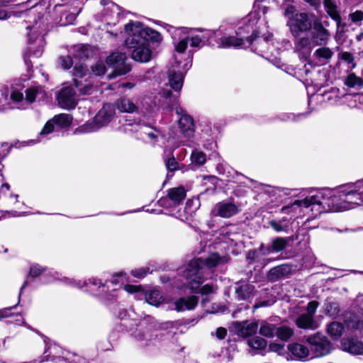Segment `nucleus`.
<instances>
[{
	"label": "nucleus",
	"mask_w": 363,
	"mask_h": 363,
	"mask_svg": "<svg viewBox=\"0 0 363 363\" xmlns=\"http://www.w3.org/2000/svg\"><path fill=\"white\" fill-rule=\"evenodd\" d=\"M125 274L123 273H118L113 278V279L110 281L113 285H116V284H120L121 282V280L120 279H122L123 277L124 276Z\"/></svg>",
	"instance_id": "0e129e2a"
},
{
	"label": "nucleus",
	"mask_w": 363,
	"mask_h": 363,
	"mask_svg": "<svg viewBox=\"0 0 363 363\" xmlns=\"http://www.w3.org/2000/svg\"><path fill=\"white\" fill-rule=\"evenodd\" d=\"M59 105L65 109H72L77 104L75 92L70 86L61 89L57 95Z\"/></svg>",
	"instance_id": "9d476101"
},
{
	"label": "nucleus",
	"mask_w": 363,
	"mask_h": 363,
	"mask_svg": "<svg viewBox=\"0 0 363 363\" xmlns=\"http://www.w3.org/2000/svg\"><path fill=\"white\" fill-rule=\"evenodd\" d=\"M187 32L186 28H181L176 29L173 33L175 50L178 52H184L187 48L189 41V37L186 35Z\"/></svg>",
	"instance_id": "4468645a"
},
{
	"label": "nucleus",
	"mask_w": 363,
	"mask_h": 363,
	"mask_svg": "<svg viewBox=\"0 0 363 363\" xmlns=\"http://www.w3.org/2000/svg\"><path fill=\"white\" fill-rule=\"evenodd\" d=\"M333 52L327 47L322 45L318 48L313 53L314 57L321 64H326L333 57Z\"/></svg>",
	"instance_id": "b1692460"
},
{
	"label": "nucleus",
	"mask_w": 363,
	"mask_h": 363,
	"mask_svg": "<svg viewBox=\"0 0 363 363\" xmlns=\"http://www.w3.org/2000/svg\"><path fill=\"white\" fill-rule=\"evenodd\" d=\"M71 283L74 286H77L79 289H82L84 286H89L91 285L93 286H96L98 288H102L103 289L106 287H107V288L109 287L108 286H107V282L104 284L101 282V281L100 279H98L96 278L89 279L88 281H84L83 284H81L80 281H71Z\"/></svg>",
	"instance_id": "c756f323"
},
{
	"label": "nucleus",
	"mask_w": 363,
	"mask_h": 363,
	"mask_svg": "<svg viewBox=\"0 0 363 363\" xmlns=\"http://www.w3.org/2000/svg\"><path fill=\"white\" fill-rule=\"evenodd\" d=\"M216 334L218 339L223 340L226 336L227 330L224 328H218Z\"/></svg>",
	"instance_id": "052dcab7"
},
{
	"label": "nucleus",
	"mask_w": 363,
	"mask_h": 363,
	"mask_svg": "<svg viewBox=\"0 0 363 363\" xmlns=\"http://www.w3.org/2000/svg\"><path fill=\"white\" fill-rule=\"evenodd\" d=\"M339 188L330 193V196L326 199L325 194L318 191L314 194L310 195L301 200H296L291 204L282 207L281 212L284 213H307L312 212V216L315 218L325 210V206L327 205L328 209L333 211H341L342 210H333L332 208V202L334 195H338Z\"/></svg>",
	"instance_id": "f03ea898"
},
{
	"label": "nucleus",
	"mask_w": 363,
	"mask_h": 363,
	"mask_svg": "<svg viewBox=\"0 0 363 363\" xmlns=\"http://www.w3.org/2000/svg\"><path fill=\"white\" fill-rule=\"evenodd\" d=\"M114 110L111 105L106 104L94 118L91 122L87 123L79 128V131L82 133L95 132L102 127L108 124L113 119Z\"/></svg>",
	"instance_id": "423d86ee"
},
{
	"label": "nucleus",
	"mask_w": 363,
	"mask_h": 363,
	"mask_svg": "<svg viewBox=\"0 0 363 363\" xmlns=\"http://www.w3.org/2000/svg\"><path fill=\"white\" fill-rule=\"evenodd\" d=\"M269 224L276 232H286L289 229L288 223H282V221L272 220Z\"/></svg>",
	"instance_id": "ea45409f"
},
{
	"label": "nucleus",
	"mask_w": 363,
	"mask_h": 363,
	"mask_svg": "<svg viewBox=\"0 0 363 363\" xmlns=\"http://www.w3.org/2000/svg\"><path fill=\"white\" fill-rule=\"evenodd\" d=\"M10 186L9 184H1L0 194L6 196L9 191Z\"/></svg>",
	"instance_id": "338daca9"
},
{
	"label": "nucleus",
	"mask_w": 363,
	"mask_h": 363,
	"mask_svg": "<svg viewBox=\"0 0 363 363\" xmlns=\"http://www.w3.org/2000/svg\"><path fill=\"white\" fill-rule=\"evenodd\" d=\"M149 272V269L147 267H142L131 271V274L136 278L142 279L145 277Z\"/></svg>",
	"instance_id": "3c124183"
},
{
	"label": "nucleus",
	"mask_w": 363,
	"mask_h": 363,
	"mask_svg": "<svg viewBox=\"0 0 363 363\" xmlns=\"http://www.w3.org/2000/svg\"><path fill=\"white\" fill-rule=\"evenodd\" d=\"M288 238H277L272 242L271 249L272 252H279L284 250L288 244Z\"/></svg>",
	"instance_id": "f704fd0d"
},
{
	"label": "nucleus",
	"mask_w": 363,
	"mask_h": 363,
	"mask_svg": "<svg viewBox=\"0 0 363 363\" xmlns=\"http://www.w3.org/2000/svg\"><path fill=\"white\" fill-rule=\"evenodd\" d=\"M44 270L45 269L40 267V265L35 264L30 267V276L35 277L39 276Z\"/></svg>",
	"instance_id": "603ef678"
},
{
	"label": "nucleus",
	"mask_w": 363,
	"mask_h": 363,
	"mask_svg": "<svg viewBox=\"0 0 363 363\" xmlns=\"http://www.w3.org/2000/svg\"><path fill=\"white\" fill-rule=\"evenodd\" d=\"M185 197L186 191L184 187L179 186L177 188H172L168 191L167 198L161 199L160 203L161 205H164L167 201V199H169L172 202V204H169V206H175L179 205L184 199Z\"/></svg>",
	"instance_id": "2eb2a0df"
},
{
	"label": "nucleus",
	"mask_w": 363,
	"mask_h": 363,
	"mask_svg": "<svg viewBox=\"0 0 363 363\" xmlns=\"http://www.w3.org/2000/svg\"><path fill=\"white\" fill-rule=\"evenodd\" d=\"M189 40L191 42L190 45L192 48H198L200 47V45L202 42V38L199 37V35H195L191 37Z\"/></svg>",
	"instance_id": "4d7b16f0"
},
{
	"label": "nucleus",
	"mask_w": 363,
	"mask_h": 363,
	"mask_svg": "<svg viewBox=\"0 0 363 363\" xmlns=\"http://www.w3.org/2000/svg\"><path fill=\"white\" fill-rule=\"evenodd\" d=\"M199 292L203 295L208 294L213 292V288L210 284H206L200 289Z\"/></svg>",
	"instance_id": "bf43d9fd"
},
{
	"label": "nucleus",
	"mask_w": 363,
	"mask_h": 363,
	"mask_svg": "<svg viewBox=\"0 0 363 363\" xmlns=\"http://www.w3.org/2000/svg\"><path fill=\"white\" fill-rule=\"evenodd\" d=\"M340 59L345 61L348 67L351 69L355 68L356 63L354 62V59L353 55L348 52H343L340 53Z\"/></svg>",
	"instance_id": "79ce46f5"
},
{
	"label": "nucleus",
	"mask_w": 363,
	"mask_h": 363,
	"mask_svg": "<svg viewBox=\"0 0 363 363\" xmlns=\"http://www.w3.org/2000/svg\"><path fill=\"white\" fill-rule=\"evenodd\" d=\"M146 301L152 306H157L163 301L161 293L158 290H151L145 294Z\"/></svg>",
	"instance_id": "c85d7f7f"
},
{
	"label": "nucleus",
	"mask_w": 363,
	"mask_h": 363,
	"mask_svg": "<svg viewBox=\"0 0 363 363\" xmlns=\"http://www.w3.org/2000/svg\"><path fill=\"white\" fill-rule=\"evenodd\" d=\"M318 303L316 301H311L307 306V313L306 314L313 317L318 308Z\"/></svg>",
	"instance_id": "864d4df0"
},
{
	"label": "nucleus",
	"mask_w": 363,
	"mask_h": 363,
	"mask_svg": "<svg viewBox=\"0 0 363 363\" xmlns=\"http://www.w3.org/2000/svg\"><path fill=\"white\" fill-rule=\"evenodd\" d=\"M324 7L328 14L338 23L340 22V16L337 11V6L333 0H324Z\"/></svg>",
	"instance_id": "2f4dec72"
},
{
	"label": "nucleus",
	"mask_w": 363,
	"mask_h": 363,
	"mask_svg": "<svg viewBox=\"0 0 363 363\" xmlns=\"http://www.w3.org/2000/svg\"><path fill=\"white\" fill-rule=\"evenodd\" d=\"M27 29L30 30V32L28 34V35L29 43L31 44V43H34L39 36V33H38V27L37 26V23H36L35 26H28Z\"/></svg>",
	"instance_id": "a18cd8bd"
},
{
	"label": "nucleus",
	"mask_w": 363,
	"mask_h": 363,
	"mask_svg": "<svg viewBox=\"0 0 363 363\" xmlns=\"http://www.w3.org/2000/svg\"><path fill=\"white\" fill-rule=\"evenodd\" d=\"M344 84L350 88L362 87L363 79L354 73H350L344 79Z\"/></svg>",
	"instance_id": "473e14b6"
},
{
	"label": "nucleus",
	"mask_w": 363,
	"mask_h": 363,
	"mask_svg": "<svg viewBox=\"0 0 363 363\" xmlns=\"http://www.w3.org/2000/svg\"><path fill=\"white\" fill-rule=\"evenodd\" d=\"M92 72L95 75H103L106 72V66L102 62H98L92 67Z\"/></svg>",
	"instance_id": "8fccbe9b"
},
{
	"label": "nucleus",
	"mask_w": 363,
	"mask_h": 363,
	"mask_svg": "<svg viewBox=\"0 0 363 363\" xmlns=\"http://www.w3.org/2000/svg\"><path fill=\"white\" fill-rule=\"evenodd\" d=\"M291 35L298 38L303 33L310 30L312 28L311 20L306 13H296L287 21Z\"/></svg>",
	"instance_id": "0eeeda50"
},
{
	"label": "nucleus",
	"mask_w": 363,
	"mask_h": 363,
	"mask_svg": "<svg viewBox=\"0 0 363 363\" xmlns=\"http://www.w3.org/2000/svg\"><path fill=\"white\" fill-rule=\"evenodd\" d=\"M239 211V208L235 203L230 201H221L215 206L213 212L216 216L228 218L237 214Z\"/></svg>",
	"instance_id": "ddd939ff"
},
{
	"label": "nucleus",
	"mask_w": 363,
	"mask_h": 363,
	"mask_svg": "<svg viewBox=\"0 0 363 363\" xmlns=\"http://www.w3.org/2000/svg\"><path fill=\"white\" fill-rule=\"evenodd\" d=\"M115 106L121 112L134 113L138 109V106L129 99L120 98L116 103Z\"/></svg>",
	"instance_id": "5701e85b"
},
{
	"label": "nucleus",
	"mask_w": 363,
	"mask_h": 363,
	"mask_svg": "<svg viewBox=\"0 0 363 363\" xmlns=\"http://www.w3.org/2000/svg\"><path fill=\"white\" fill-rule=\"evenodd\" d=\"M327 332L334 339L339 338L344 332V326L338 322H332L327 328Z\"/></svg>",
	"instance_id": "7c9ffc66"
},
{
	"label": "nucleus",
	"mask_w": 363,
	"mask_h": 363,
	"mask_svg": "<svg viewBox=\"0 0 363 363\" xmlns=\"http://www.w3.org/2000/svg\"><path fill=\"white\" fill-rule=\"evenodd\" d=\"M295 11L296 9L294 6H289L285 9L284 16H287L289 18L292 15L295 14Z\"/></svg>",
	"instance_id": "680f3d73"
},
{
	"label": "nucleus",
	"mask_w": 363,
	"mask_h": 363,
	"mask_svg": "<svg viewBox=\"0 0 363 363\" xmlns=\"http://www.w3.org/2000/svg\"><path fill=\"white\" fill-rule=\"evenodd\" d=\"M42 89L38 87H31L26 91V99L24 100L23 92L13 89L10 94V99L14 103L26 102L33 103L38 96L42 94Z\"/></svg>",
	"instance_id": "9b49d317"
},
{
	"label": "nucleus",
	"mask_w": 363,
	"mask_h": 363,
	"mask_svg": "<svg viewBox=\"0 0 363 363\" xmlns=\"http://www.w3.org/2000/svg\"><path fill=\"white\" fill-rule=\"evenodd\" d=\"M191 159L193 163L201 165L206 162V155L201 152L194 151L191 153Z\"/></svg>",
	"instance_id": "37998d69"
},
{
	"label": "nucleus",
	"mask_w": 363,
	"mask_h": 363,
	"mask_svg": "<svg viewBox=\"0 0 363 363\" xmlns=\"http://www.w3.org/2000/svg\"><path fill=\"white\" fill-rule=\"evenodd\" d=\"M351 20L353 22H358L363 20V12L361 11H356L350 14Z\"/></svg>",
	"instance_id": "13d9d810"
},
{
	"label": "nucleus",
	"mask_w": 363,
	"mask_h": 363,
	"mask_svg": "<svg viewBox=\"0 0 363 363\" xmlns=\"http://www.w3.org/2000/svg\"><path fill=\"white\" fill-rule=\"evenodd\" d=\"M184 83V75L180 72L169 70V84L175 91H179Z\"/></svg>",
	"instance_id": "4be33fe9"
},
{
	"label": "nucleus",
	"mask_w": 363,
	"mask_h": 363,
	"mask_svg": "<svg viewBox=\"0 0 363 363\" xmlns=\"http://www.w3.org/2000/svg\"><path fill=\"white\" fill-rule=\"evenodd\" d=\"M74 55L77 57L83 58L88 57V49L87 46L84 45H78L74 47Z\"/></svg>",
	"instance_id": "c03bdc74"
},
{
	"label": "nucleus",
	"mask_w": 363,
	"mask_h": 363,
	"mask_svg": "<svg viewBox=\"0 0 363 363\" xmlns=\"http://www.w3.org/2000/svg\"><path fill=\"white\" fill-rule=\"evenodd\" d=\"M0 95V110H4L7 108V105L9 104V89L7 87H4L1 89Z\"/></svg>",
	"instance_id": "a19ab883"
},
{
	"label": "nucleus",
	"mask_w": 363,
	"mask_h": 363,
	"mask_svg": "<svg viewBox=\"0 0 363 363\" xmlns=\"http://www.w3.org/2000/svg\"><path fill=\"white\" fill-rule=\"evenodd\" d=\"M125 31L127 34L125 45L131 50V57L139 62H149L152 54L149 39L160 42L162 40L160 33L140 22L129 23L125 26Z\"/></svg>",
	"instance_id": "f257e3e1"
},
{
	"label": "nucleus",
	"mask_w": 363,
	"mask_h": 363,
	"mask_svg": "<svg viewBox=\"0 0 363 363\" xmlns=\"http://www.w3.org/2000/svg\"><path fill=\"white\" fill-rule=\"evenodd\" d=\"M245 40L242 38L236 36H224L222 37L218 42V48H240L244 45Z\"/></svg>",
	"instance_id": "aec40b11"
},
{
	"label": "nucleus",
	"mask_w": 363,
	"mask_h": 363,
	"mask_svg": "<svg viewBox=\"0 0 363 363\" xmlns=\"http://www.w3.org/2000/svg\"><path fill=\"white\" fill-rule=\"evenodd\" d=\"M155 333V330H145L137 336V339L138 341L141 342L142 344L147 345L148 342H150L157 336Z\"/></svg>",
	"instance_id": "4c0bfd02"
},
{
	"label": "nucleus",
	"mask_w": 363,
	"mask_h": 363,
	"mask_svg": "<svg viewBox=\"0 0 363 363\" xmlns=\"http://www.w3.org/2000/svg\"><path fill=\"white\" fill-rule=\"evenodd\" d=\"M58 63L65 69H69L73 65L72 60L69 56L60 57L58 60Z\"/></svg>",
	"instance_id": "49530a36"
},
{
	"label": "nucleus",
	"mask_w": 363,
	"mask_h": 363,
	"mask_svg": "<svg viewBox=\"0 0 363 363\" xmlns=\"http://www.w3.org/2000/svg\"><path fill=\"white\" fill-rule=\"evenodd\" d=\"M296 325L303 329L315 330L318 328V324L313 317L307 314H301L296 320Z\"/></svg>",
	"instance_id": "412c9836"
},
{
	"label": "nucleus",
	"mask_w": 363,
	"mask_h": 363,
	"mask_svg": "<svg viewBox=\"0 0 363 363\" xmlns=\"http://www.w3.org/2000/svg\"><path fill=\"white\" fill-rule=\"evenodd\" d=\"M269 349L273 352H279L283 350V345L279 344H271L269 345Z\"/></svg>",
	"instance_id": "774afa93"
},
{
	"label": "nucleus",
	"mask_w": 363,
	"mask_h": 363,
	"mask_svg": "<svg viewBox=\"0 0 363 363\" xmlns=\"http://www.w3.org/2000/svg\"><path fill=\"white\" fill-rule=\"evenodd\" d=\"M363 202V180L339 187L338 195H334L333 210H348Z\"/></svg>",
	"instance_id": "20e7f679"
},
{
	"label": "nucleus",
	"mask_w": 363,
	"mask_h": 363,
	"mask_svg": "<svg viewBox=\"0 0 363 363\" xmlns=\"http://www.w3.org/2000/svg\"><path fill=\"white\" fill-rule=\"evenodd\" d=\"M87 69L83 65H76L73 69L74 82L76 88L78 89L81 94H90L92 92L93 86L86 79L82 81L78 78H82L86 74Z\"/></svg>",
	"instance_id": "1a4fd4ad"
},
{
	"label": "nucleus",
	"mask_w": 363,
	"mask_h": 363,
	"mask_svg": "<svg viewBox=\"0 0 363 363\" xmlns=\"http://www.w3.org/2000/svg\"><path fill=\"white\" fill-rule=\"evenodd\" d=\"M166 167L169 171L173 172L177 169L178 162L174 157H171L167 161Z\"/></svg>",
	"instance_id": "5fc2aeb1"
},
{
	"label": "nucleus",
	"mask_w": 363,
	"mask_h": 363,
	"mask_svg": "<svg viewBox=\"0 0 363 363\" xmlns=\"http://www.w3.org/2000/svg\"><path fill=\"white\" fill-rule=\"evenodd\" d=\"M259 251L263 255H267L272 252L271 246L265 247L264 244H262L259 247Z\"/></svg>",
	"instance_id": "69168bd1"
},
{
	"label": "nucleus",
	"mask_w": 363,
	"mask_h": 363,
	"mask_svg": "<svg viewBox=\"0 0 363 363\" xmlns=\"http://www.w3.org/2000/svg\"><path fill=\"white\" fill-rule=\"evenodd\" d=\"M235 293L239 300H250L255 294V286L247 281L236 284Z\"/></svg>",
	"instance_id": "dca6fc26"
},
{
	"label": "nucleus",
	"mask_w": 363,
	"mask_h": 363,
	"mask_svg": "<svg viewBox=\"0 0 363 363\" xmlns=\"http://www.w3.org/2000/svg\"><path fill=\"white\" fill-rule=\"evenodd\" d=\"M140 131L141 134L146 135L152 142L156 140L158 135H160L159 130L153 129L152 127L145 125H143L140 126Z\"/></svg>",
	"instance_id": "58836bf2"
},
{
	"label": "nucleus",
	"mask_w": 363,
	"mask_h": 363,
	"mask_svg": "<svg viewBox=\"0 0 363 363\" xmlns=\"http://www.w3.org/2000/svg\"><path fill=\"white\" fill-rule=\"evenodd\" d=\"M54 125H55V123L52 119L48 121L44 125L42 130L40 131V136L43 137V136L47 135L51 133L52 132H53Z\"/></svg>",
	"instance_id": "09e8293b"
},
{
	"label": "nucleus",
	"mask_w": 363,
	"mask_h": 363,
	"mask_svg": "<svg viewBox=\"0 0 363 363\" xmlns=\"http://www.w3.org/2000/svg\"><path fill=\"white\" fill-rule=\"evenodd\" d=\"M341 346L344 351L353 354H359L363 352V343L357 339H343Z\"/></svg>",
	"instance_id": "f3484780"
},
{
	"label": "nucleus",
	"mask_w": 363,
	"mask_h": 363,
	"mask_svg": "<svg viewBox=\"0 0 363 363\" xmlns=\"http://www.w3.org/2000/svg\"><path fill=\"white\" fill-rule=\"evenodd\" d=\"M234 332L239 336L247 337L256 334L258 330V324L256 322L235 321L232 324Z\"/></svg>",
	"instance_id": "f8f14e48"
},
{
	"label": "nucleus",
	"mask_w": 363,
	"mask_h": 363,
	"mask_svg": "<svg viewBox=\"0 0 363 363\" xmlns=\"http://www.w3.org/2000/svg\"><path fill=\"white\" fill-rule=\"evenodd\" d=\"M277 328L274 324L263 322L259 328V333L266 337H273L276 335Z\"/></svg>",
	"instance_id": "72a5a7b5"
},
{
	"label": "nucleus",
	"mask_w": 363,
	"mask_h": 363,
	"mask_svg": "<svg viewBox=\"0 0 363 363\" xmlns=\"http://www.w3.org/2000/svg\"><path fill=\"white\" fill-rule=\"evenodd\" d=\"M330 37L329 31L321 22L315 21L309 35L301 37L294 41V51L303 56L309 55L315 46L325 45Z\"/></svg>",
	"instance_id": "39448f33"
},
{
	"label": "nucleus",
	"mask_w": 363,
	"mask_h": 363,
	"mask_svg": "<svg viewBox=\"0 0 363 363\" xmlns=\"http://www.w3.org/2000/svg\"><path fill=\"white\" fill-rule=\"evenodd\" d=\"M198 301V297L195 296L187 298H180L174 302L175 308L178 311L192 310L196 307Z\"/></svg>",
	"instance_id": "a211bd4d"
},
{
	"label": "nucleus",
	"mask_w": 363,
	"mask_h": 363,
	"mask_svg": "<svg viewBox=\"0 0 363 363\" xmlns=\"http://www.w3.org/2000/svg\"><path fill=\"white\" fill-rule=\"evenodd\" d=\"M313 354L311 357H321L329 354L332 350L330 341L323 335L316 334L307 339Z\"/></svg>",
	"instance_id": "6e6552de"
},
{
	"label": "nucleus",
	"mask_w": 363,
	"mask_h": 363,
	"mask_svg": "<svg viewBox=\"0 0 363 363\" xmlns=\"http://www.w3.org/2000/svg\"><path fill=\"white\" fill-rule=\"evenodd\" d=\"M289 351L296 357L303 359L309 356V350L306 346L294 343L289 345Z\"/></svg>",
	"instance_id": "393cba45"
},
{
	"label": "nucleus",
	"mask_w": 363,
	"mask_h": 363,
	"mask_svg": "<svg viewBox=\"0 0 363 363\" xmlns=\"http://www.w3.org/2000/svg\"><path fill=\"white\" fill-rule=\"evenodd\" d=\"M248 345L255 350H263L267 346V341L261 337L255 336L247 340Z\"/></svg>",
	"instance_id": "e433bc0d"
},
{
	"label": "nucleus",
	"mask_w": 363,
	"mask_h": 363,
	"mask_svg": "<svg viewBox=\"0 0 363 363\" xmlns=\"http://www.w3.org/2000/svg\"><path fill=\"white\" fill-rule=\"evenodd\" d=\"M39 45H40V48L38 50H33V55H35V57H40L43 53V40L42 38L39 39Z\"/></svg>",
	"instance_id": "e2e57ef3"
},
{
	"label": "nucleus",
	"mask_w": 363,
	"mask_h": 363,
	"mask_svg": "<svg viewBox=\"0 0 363 363\" xmlns=\"http://www.w3.org/2000/svg\"><path fill=\"white\" fill-rule=\"evenodd\" d=\"M179 125L186 138L189 139L194 135V123L191 116L187 115L182 116L179 121Z\"/></svg>",
	"instance_id": "6ab92c4d"
},
{
	"label": "nucleus",
	"mask_w": 363,
	"mask_h": 363,
	"mask_svg": "<svg viewBox=\"0 0 363 363\" xmlns=\"http://www.w3.org/2000/svg\"><path fill=\"white\" fill-rule=\"evenodd\" d=\"M294 335L292 328L284 325L277 328L276 335L281 340L286 341Z\"/></svg>",
	"instance_id": "c9c22d12"
},
{
	"label": "nucleus",
	"mask_w": 363,
	"mask_h": 363,
	"mask_svg": "<svg viewBox=\"0 0 363 363\" xmlns=\"http://www.w3.org/2000/svg\"><path fill=\"white\" fill-rule=\"evenodd\" d=\"M126 60L125 54L123 52H113L110 55L107 59L106 62L116 68L123 65Z\"/></svg>",
	"instance_id": "bb28decb"
},
{
	"label": "nucleus",
	"mask_w": 363,
	"mask_h": 363,
	"mask_svg": "<svg viewBox=\"0 0 363 363\" xmlns=\"http://www.w3.org/2000/svg\"><path fill=\"white\" fill-rule=\"evenodd\" d=\"M349 327L352 329L359 330L363 334V319L357 321H352L349 324Z\"/></svg>",
	"instance_id": "6e6d98bb"
},
{
	"label": "nucleus",
	"mask_w": 363,
	"mask_h": 363,
	"mask_svg": "<svg viewBox=\"0 0 363 363\" xmlns=\"http://www.w3.org/2000/svg\"><path fill=\"white\" fill-rule=\"evenodd\" d=\"M226 261L225 257H220L217 253L211 254L205 260L201 258L194 259L184 271L183 276L188 281L189 288L197 292L201 284L206 279V269L215 267Z\"/></svg>",
	"instance_id": "7ed1b4c3"
},
{
	"label": "nucleus",
	"mask_w": 363,
	"mask_h": 363,
	"mask_svg": "<svg viewBox=\"0 0 363 363\" xmlns=\"http://www.w3.org/2000/svg\"><path fill=\"white\" fill-rule=\"evenodd\" d=\"M80 12V9H74L70 13H64L62 16L65 18V23L72 24L75 21L77 16Z\"/></svg>",
	"instance_id": "de8ad7c7"
},
{
	"label": "nucleus",
	"mask_w": 363,
	"mask_h": 363,
	"mask_svg": "<svg viewBox=\"0 0 363 363\" xmlns=\"http://www.w3.org/2000/svg\"><path fill=\"white\" fill-rule=\"evenodd\" d=\"M52 120L60 128H67L72 124V117L67 113H60L55 116Z\"/></svg>",
	"instance_id": "cd10ccee"
},
{
	"label": "nucleus",
	"mask_w": 363,
	"mask_h": 363,
	"mask_svg": "<svg viewBox=\"0 0 363 363\" xmlns=\"http://www.w3.org/2000/svg\"><path fill=\"white\" fill-rule=\"evenodd\" d=\"M289 272V268L286 265H279L270 269L269 272V279L272 281H275L280 277L287 274Z\"/></svg>",
	"instance_id": "a878e982"
}]
</instances>
